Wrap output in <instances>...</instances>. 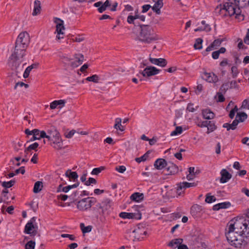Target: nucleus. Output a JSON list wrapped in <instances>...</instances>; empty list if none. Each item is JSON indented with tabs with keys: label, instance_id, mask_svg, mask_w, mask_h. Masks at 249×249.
I'll use <instances>...</instances> for the list:
<instances>
[{
	"label": "nucleus",
	"instance_id": "59",
	"mask_svg": "<svg viewBox=\"0 0 249 249\" xmlns=\"http://www.w3.org/2000/svg\"><path fill=\"white\" fill-rule=\"evenodd\" d=\"M70 65L71 67L73 69L74 68H76L78 67V60H71L69 65Z\"/></svg>",
	"mask_w": 249,
	"mask_h": 249
},
{
	"label": "nucleus",
	"instance_id": "19",
	"mask_svg": "<svg viewBox=\"0 0 249 249\" xmlns=\"http://www.w3.org/2000/svg\"><path fill=\"white\" fill-rule=\"evenodd\" d=\"M231 206L230 202H224L219 203L213 206V211H218L221 209H227Z\"/></svg>",
	"mask_w": 249,
	"mask_h": 249
},
{
	"label": "nucleus",
	"instance_id": "26",
	"mask_svg": "<svg viewBox=\"0 0 249 249\" xmlns=\"http://www.w3.org/2000/svg\"><path fill=\"white\" fill-rule=\"evenodd\" d=\"M183 242V239L181 238H176L175 239L172 240L168 244V246L170 247H174L176 248V247L178 248V246L180 244H182Z\"/></svg>",
	"mask_w": 249,
	"mask_h": 249
},
{
	"label": "nucleus",
	"instance_id": "21",
	"mask_svg": "<svg viewBox=\"0 0 249 249\" xmlns=\"http://www.w3.org/2000/svg\"><path fill=\"white\" fill-rule=\"evenodd\" d=\"M166 167L168 174H175L178 172V167L173 163H167Z\"/></svg>",
	"mask_w": 249,
	"mask_h": 249
},
{
	"label": "nucleus",
	"instance_id": "61",
	"mask_svg": "<svg viewBox=\"0 0 249 249\" xmlns=\"http://www.w3.org/2000/svg\"><path fill=\"white\" fill-rule=\"evenodd\" d=\"M25 172V170L24 166H21L19 168L16 169L15 171L16 174H18L20 173L21 174L23 175L24 174Z\"/></svg>",
	"mask_w": 249,
	"mask_h": 249
},
{
	"label": "nucleus",
	"instance_id": "53",
	"mask_svg": "<svg viewBox=\"0 0 249 249\" xmlns=\"http://www.w3.org/2000/svg\"><path fill=\"white\" fill-rule=\"evenodd\" d=\"M201 210V206L197 204H196L193 205L191 208V213H195L194 211H196V213L197 212H200Z\"/></svg>",
	"mask_w": 249,
	"mask_h": 249
},
{
	"label": "nucleus",
	"instance_id": "7",
	"mask_svg": "<svg viewBox=\"0 0 249 249\" xmlns=\"http://www.w3.org/2000/svg\"><path fill=\"white\" fill-rule=\"evenodd\" d=\"M96 202L94 197H87L79 200V210L85 211L90 208Z\"/></svg>",
	"mask_w": 249,
	"mask_h": 249
},
{
	"label": "nucleus",
	"instance_id": "38",
	"mask_svg": "<svg viewBox=\"0 0 249 249\" xmlns=\"http://www.w3.org/2000/svg\"><path fill=\"white\" fill-rule=\"evenodd\" d=\"M38 143L36 142L30 145L27 148H25L24 153L26 154H28V153L32 150L37 151L36 148L38 147Z\"/></svg>",
	"mask_w": 249,
	"mask_h": 249
},
{
	"label": "nucleus",
	"instance_id": "27",
	"mask_svg": "<svg viewBox=\"0 0 249 249\" xmlns=\"http://www.w3.org/2000/svg\"><path fill=\"white\" fill-rule=\"evenodd\" d=\"M240 233L244 235L245 238L249 241V223L245 224L244 225V228L242 231H240Z\"/></svg>",
	"mask_w": 249,
	"mask_h": 249
},
{
	"label": "nucleus",
	"instance_id": "13",
	"mask_svg": "<svg viewBox=\"0 0 249 249\" xmlns=\"http://www.w3.org/2000/svg\"><path fill=\"white\" fill-rule=\"evenodd\" d=\"M202 78L210 83H215L218 80L217 76L213 73L204 72L202 75Z\"/></svg>",
	"mask_w": 249,
	"mask_h": 249
},
{
	"label": "nucleus",
	"instance_id": "52",
	"mask_svg": "<svg viewBox=\"0 0 249 249\" xmlns=\"http://www.w3.org/2000/svg\"><path fill=\"white\" fill-rule=\"evenodd\" d=\"M232 77L236 78L239 73L237 68L236 66H232L231 68Z\"/></svg>",
	"mask_w": 249,
	"mask_h": 249
},
{
	"label": "nucleus",
	"instance_id": "48",
	"mask_svg": "<svg viewBox=\"0 0 249 249\" xmlns=\"http://www.w3.org/2000/svg\"><path fill=\"white\" fill-rule=\"evenodd\" d=\"M182 132V128L181 126H177L176 127V129L175 130L173 131L171 133V136H175L178 134H180Z\"/></svg>",
	"mask_w": 249,
	"mask_h": 249
},
{
	"label": "nucleus",
	"instance_id": "45",
	"mask_svg": "<svg viewBox=\"0 0 249 249\" xmlns=\"http://www.w3.org/2000/svg\"><path fill=\"white\" fill-rule=\"evenodd\" d=\"M77 186H78V183H75L72 185H68L67 186L63 187L62 189V191L64 192L65 193H67L71 189L76 188Z\"/></svg>",
	"mask_w": 249,
	"mask_h": 249
},
{
	"label": "nucleus",
	"instance_id": "31",
	"mask_svg": "<svg viewBox=\"0 0 249 249\" xmlns=\"http://www.w3.org/2000/svg\"><path fill=\"white\" fill-rule=\"evenodd\" d=\"M140 225L138 226V227L133 231V233L136 234L135 235V238L137 239L138 240H140L141 239H142L143 237H142V231L141 228L140 227ZM142 227V225H141Z\"/></svg>",
	"mask_w": 249,
	"mask_h": 249
},
{
	"label": "nucleus",
	"instance_id": "30",
	"mask_svg": "<svg viewBox=\"0 0 249 249\" xmlns=\"http://www.w3.org/2000/svg\"><path fill=\"white\" fill-rule=\"evenodd\" d=\"M111 5V3L110 0H106L104 3H103V5L100 8H98V11L100 13H102L105 11L107 8Z\"/></svg>",
	"mask_w": 249,
	"mask_h": 249
},
{
	"label": "nucleus",
	"instance_id": "40",
	"mask_svg": "<svg viewBox=\"0 0 249 249\" xmlns=\"http://www.w3.org/2000/svg\"><path fill=\"white\" fill-rule=\"evenodd\" d=\"M16 181L15 180H11L9 181L6 182V181H3L1 182L0 181V183H1L2 186L6 188H10L12 186H13L14 184L15 183Z\"/></svg>",
	"mask_w": 249,
	"mask_h": 249
},
{
	"label": "nucleus",
	"instance_id": "15",
	"mask_svg": "<svg viewBox=\"0 0 249 249\" xmlns=\"http://www.w3.org/2000/svg\"><path fill=\"white\" fill-rule=\"evenodd\" d=\"M149 61L151 63L161 67H164L167 64L166 60L162 58H154L150 57Z\"/></svg>",
	"mask_w": 249,
	"mask_h": 249
},
{
	"label": "nucleus",
	"instance_id": "20",
	"mask_svg": "<svg viewBox=\"0 0 249 249\" xmlns=\"http://www.w3.org/2000/svg\"><path fill=\"white\" fill-rule=\"evenodd\" d=\"M202 114L204 119L210 120L214 117V114L209 108L203 109Z\"/></svg>",
	"mask_w": 249,
	"mask_h": 249
},
{
	"label": "nucleus",
	"instance_id": "18",
	"mask_svg": "<svg viewBox=\"0 0 249 249\" xmlns=\"http://www.w3.org/2000/svg\"><path fill=\"white\" fill-rule=\"evenodd\" d=\"M54 22L56 23V31L55 32L64 31L65 28L64 25V21L62 19L58 18H54Z\"/></svg>",
	"mask_w": 249,
	"mask_h": 249
},
{
	"label": "nucleus",
	"instance_id": "43",
	"mask_svg": "<svg viewBox=\"0 0 249 249\" xmlns=\"http://www.w3.org/2000/svg\"><path fill=\"white\" fill-rule=\"evenodd\" d=\"M229 89H230L229 82L225 83L221 86L220 91L224 94Z\"/></svg>",
	"mask_w": 249,
	"mask_h": 249
},
{
	"label": "nucleus",
	"instance_id": "63",
	"mask_svg": "<svg viewBox=\"0 0 249 249\" xmlns=\"http://www.w3.org/2000/svg\"><path fill=\"white\" fill-rule=\"evenodd\" d=\"M116 170L121 173H123L126 170V168L124 166H119L116 167Z\"/></svg>",
	"mask_w": 249,
	"mask_h": 249
},
{
	"label": "nucleus",
	"instance_id": "46",
	"mask_svg": "<svg viewBox=\"0 0 249 249\" xmlns=\"http://www.w3.org/2000/svg\"><path fill=\"white\" fill-rule=\"evenodd\" d=\"M208 127L207 133H209L210 132H213L216 129V126L215 124L212 121L209 124V125L207 126Z\"/></svg>",
	"mask_w": 249,
	"mask_h": 249
},
{
	"label": "nucleus",
	"instance_id": "49",
	"mask_svg": "<svg viewBox=\"0 0 249 249\" xmlns=\"http://www.w3.org/2000/svg\"><path fill=\"white\" fill-rule=\"evenodd\" d=\"M105 167L104 166H101L98 168H95L92 170L91 172V174L97 175L100 173H101V171H103Z\"/></svg>",
	"mask_w": 249,
	"mask_h": 249
},
{
	"label": "nucleus",
	"instance_id": "25",
	"mask_svg": "<svg viewBox=\"0 0 249 249\" xmlns=\"http://www.w3.org/2000/svg\"><path fill=\"white\" fill-rule=\"evenodd\" d=\"M41 3L39 0H36L34 2V8L32 13L33 16H35L40 13L41 10Z\"/></svg>",
	"mask_w": 249,
	"mask_h": 249
},
{
	"label": "nucleus",
	"instance_id": "1",
	"mask_svg": "<svg viewBox=\"0 0 249 249\" xmlns=\"http://www.w3.org/2000/svg\"><path fill=\"white\" fill-rule=\"evenodd\" d=\"M140 27L141 31L138 39L140 41L149 44L158 39L157 35L154 33L150 26L142 24L140 25Z\"/></svg>",
	"mask_w": 249,
	"mask_h": 249
},
{
	"label": "nucleus",
	"instance_id": "35",
	"mask_svg": "<svg viewBox=\"0 0 249 249\" xmlns=\"http://www.w3.org/2000/svg\"><path fill=\"white\" fill-rule=\"evenodd\" d=\"M203 39L201 38H197L195 40L194 47L196 50H201L202 49Z\"/></svg>",
	"mask_w": 249,
	"mask_h": 249
},
{
	"label": "nucleus",
	"instance_id": "47",
	"mask_svg": "<svg viewBox=\"0 0 249 249\" xmlns=\"http://www.w3.org/2000/svg\"><path fill=\"white\" fill-rule=\"evenodd\" d=\"M198 108V106H196L195 108L194 107V104L193 103H189L187 105V107L186 108V110L189 112H195L197 108Z\"/></svg>",
	"mask_w": 249,
	"mask_h": 249
},
{
	"label": "nucleus",
	"instance_id": "56",
	"mask_svg": "<svg viewBox=\"0 0 249 249\" xmlns=\"http://www.w3.org/2000/svg\"><path fill=\"white\" fill-rule=\"evenodd\" d=\"M75 132L76 131L75 130L72 129L68 132H65V136L67 138H71L73 136Z\"/></svg>",
	"mask_w": 249,
	"mask_h": 249
},
{
	"label": "nucleus",
	"instance_id": "28",
	"mask_svg": "<svg viewBox=\"0 0 249 249\" xmlns=\"http://www.w3.org/2000/svg\"><path fill=\"white\" fill-rule=\"evenodd\" d=\"M65 101L64 100H55L52 102L50 104V108L52 109H55L58 106H64Z\"/></svg>",
	"mask_w": 249,
	"mask_h": 249
},
{
	"label": "nucleus",
	"instance_id": "14",
	"mask_svg": "<svg viewBox=\"0 0 249 249\" xmlns=\"http://www.w3.org/2000/svg\"><path fill=\"white\" fill-rule=\"evenodd\" d=\"M45 138H47L49 141H50V144L55 149L57 150L60 149L63 147V143L62 142H56L55 140L53 139V138L51 137L50 134H48L46 135V137H45Z\"/></svg>",
	"mask_w": 249,
	"mask_h": 249
},
{
	"label": "nucleus",
	"instance_id": "10",
	"mask_svg": "<svg viewBox=\"0 0 249 249\" xmlns=\"http://www.w3.org/2000/svg\"><path fill=\"white\" fill-rule=\"evenodd\" d=\"M160 71V70L157 69L155 67L147 66L143 71H140L139 73L142 75L143 77H148L158 74Z\"/></svg>",
	"mask_w": 249,
	"mask_h": 249
},
{
	"label": "nucleus",
	"instance_id": "8",
	"mask_svg": "<svg viewBox=\"0 0 249 249\" xmlns=\"http://www.w3.org/2000/svg\"><path fill=\"white\" fill-rule=\"evenodd\" d=\"M228 229H226L225 235L227 240H231V238L235 239V234L240 232V231H236L234 221L231 220L227 225Z\"/></svg>",
	"mask_w": 249,
	"mask_h": 249
},
{
	"label": "nucleus",
	"instance_id": "6",
	"mask_svg": "<svg viewBox=\"0 0 249 249\" xmlns=\"http://www.w3.org/2000/svg\"><path fill=\"white\" fill-rule=\"evenodd\" d=\"M36 217H32L26 224L24 228V232L30 234L32 238L37 234L40 236V234L38 233V226L36 223Z\"/></svg>",
	"mask_w": 249,
	"mask_h": 249
},
{
	"label": "nucleus",
	"instance_id": "55",
	"mask_svg": "<svg viewBox=\"0 0 249 249\" xmlns=\"http://www.w3.org/2000/svg\"><path fill=\"white\" fill-rule=\"evenodd\" d=\"M127 21L128 23L133 24L134 25V26H136L135 20L134 17H133V16L129 15L127 17Z\"/></svg>",
	"mask_w": 249,
	"mask_h": 249
},
{
	"label": "nucleus",
	"instance_id": "3",
	"mask_svg": "<svg viewBox=\"0 0 249 249\" xmlns=\"http://www.w3.org/2000/svg\"><path fill=\"white\" fill-rule=\"evenodd\" d=\"M25 53H22L16 50L11 54L8 59V65L12 70L15 71L16 74L19 72L18 69L21 63L23 62V57Z\"/></svg>",
	"mask_w": 249,
	"mask_h": 249
},
{
	"label": "nucleus",
	"instance_id": "50",
	"mask_svg": "<svg viewBox=\"0 0 249 249\" xmlns=\"http://www.w3.org/2000/svg\"><path fill=\"white\" fill-rule=\"evenodd\" d=\"M55 33H57V35L56 36V39L57 41H60L61 39H63L64 38V32L63 31L55 32Z\"/></svg>",
	"mask_w": 249,
	"mask_h": 249
},
{
	"label": "nucleus",
	"instance_id": "5",
	"mask_svg": "<svg viewBox=\"0 0 249 249\" xmlns=\"http://www.w3.org/2000/svg\"><path fill=\"white\" fill-rule=\"evenodd\" d=\"M235 236L236 237H234L235 239L231 238V240H227L230 244L236 248H245L249 240H247L244 235L240 233L235 234Z\"/></svg>",
	"mask_w": 249,
	"mask_h": 249
},
{
	"label": "nucleus",
	"instance_id": "11",
	"mask_svg": "<svg viewBox=\"0 0 249 249\" xmlns=\"http://www.w3.org/2000/svg\"><path fill=\"white\" fill-rule=\"evenodd\" d=\"M119 216L124 219H140L142 217V214L140 213H126V212H121L119 214Z\"/></svg>",
	"mask_w": 249,
	"mask_h": 249
},
{
	"label": "nucleus",
	"instance_id": "58",
	"mask_svg": "<svg viewBox=\"0 0 249 249\" xmlns=\"http://www.w3.org/2000/svg\"><path fill=\"white\" fill-rule=\"evenodd\" d=\"M242 107L243 108H248L249 109V99H245L242 104Z\"/></svg>",
	"mask_w": 249,
	"mask_h": 249
},
{
	"label": "nucleus",
	"instance_id": "64",
	"mask_svg": "<svg viewBox=\"0 0 249 249\" xmlns=\"http://www.w3.org/2000/svg\"><path fill=\"white\" fill-rule=\"evenodd\" d=\"M31 70H31V69H30V68H29V67H28L26 69V70H25V71H24V73H23V77H24V78H28V77H29V75L30 72V71H31Z\"/></svg>",
	"mask_w": 249,
	"mask_h": 249
},
{
	"label": "nucleus",
	"instance_id": "39",
	"mask_svg": "<svg viewBox=\"0 0 249 249\" xmlns=\"http://www.w3.org/2000/svg\"><path fill=\"white\" fill-rule=\"evenodd\" d=\"M100 79L98 75L96 74L92 75L91 76L88 77L85 79V80L90 81V82H93L95 83H97L99 82V80Z\"/></svg>",
	"mask_w": 249,
	"mask_h": 249
},
{
	"label": "nucleus",
	"instance_id": "51",
	"mask_svg": "<svg viewBox=\"0 0 249 249\" xmlns=\"http://www.w3.org/2000/svg\"><path fill=\"white\" fill-rule=\"evenodd\" d=\"M223 41V39H215L212 44L213 45L214 47L216 49L218 47L220 46Z\"/></svg>",
	"mask_w": 249,
	"mask_h": 249
},
{
	"label": "nucleus",
	"instance_id": "16",
	"mask_svg": "<svg viewBox=\"0 0 249 249\" xmlns=\"http://www.w3.org/2000/svg\"><path fill=\"white\" fill-rule=\"evenodd\" d=\"M221 177L220 181L222 183H225L229 181L231 178V175L225 169H222L220 172Z\"/></svg>",
	"mask_w": 249,
	"mask_h": 249
},
{
	"label": "nucleus",
	"instance_id": "22",
	"mask_svg": "<svg viewBox=\"0 0 249 249\" xmlns=\"http://www.w3.org/2000/svg\"><path fill=\"white\" fill-rule=\"evenodd\" d=\"M163 6L162 0H158L152 7V10L157 14L160 13V8Z\"/></svg>",
	"mask_w": 249,
	"mask_h": 249
},
{
	"label": "nucleus",
	"instance_id": "32",
	"mask_svg": "<svg viewBox=\"0 0 249 249\" xmlns=\"http://www.w3.org/2000/svg\"><path fill=\"white\" fill-rule=\"evenodd\" d=\"M43 187V183L41 181H37L34 185L33 192L34 193H38L41 191Z\"/></svg>",
	"mask_w": 249,
	"mask_h": 249
},
{
	"label": "nucleus",
	"instance_id": "23",
	"mask_svg": "<svg viewBox=\"0 0 249 249\" xmlns=\"http://www.w3.org/2000/svg\"><path fill=\"white\" fill-rule=\"evenodd\" d=\"M111 204L112 201L110 199L108 198H106L102 202L101 204H99V208L107 210L111 207Z\"/></svg>",
	"mask_w": 249,
	"mask_h": 249
},
{
	"label": "nucleus",
	"instance_id": "37",
	"mask_svg": "<svg viewBox=\"0 0 249 249\" xmlns=\"http://www.w3.org/2000/svg\"><path fill=\"white\" fill-rule=\"evenodd\" d=\"M80 227L82 232L84 234L89 232L92 228V227L90 225L85 227L84 224L83 223H80Z\"/></svg>",
	"mask_w": 249,
	"mask_h": 249
},
{
	"label": "nucleus",
	"instance_id": "4",
	"mask_svg": "<svg viewBox=\"0 0 249 249\" xmlns=\"http://www.w3.org/2000/svg\"><path fill=\"white\" fill-rule=\"evenodd\" d=\"M30 43V36L27 32H24L20 33L16 40L15 50L23 53Z\"/></svg>",
	"mask_w": 249,
	"mask_h": 249
},
{
	"label": "nucleus",
	"instance_id": "24",
	"mask_svg": "<svg viewBox=\"0 0 249 249\" xmlns=\"http://www.w3.org/2000/svg\"><path fill=\"white\" fill-rule=\"evenodd\" d=\"M144 196L142 193H135L130 196V199L136 202H140L143 199Z\"/></svg>",
	"mask_w": 249,
	"mask_h": 249
},
{
	"label": "nucleus",
	"instance_id": "54",
	"mask_svg": "<svg viewBox=\"0 0 249 249\" xmlns=\"http://www.w3.org/2000/svg\"><path fill=\"white\" fill-rule=\"evenodd\" d=\"M61 61L66 65H69L70 62L73 60V59L69 58L66 56L61 57Z\"/></svg>",
	"mask_w": 249,
	"mask_h": 249
},
{
	"label": "nucleus",
	"instance_id": "62",
	"mask_svg": "<svg viewBox=\"0 0 249 249\" xmlns=\"http://www.w3.org/2000/svg\"><path fill=\"white\" fill-rule=\"evenodd\" d=\"M210 123V121H203L201 122L200 124H197V126L200 127H207L208 125H209V124Z\"/></svg>",
	"mask_w": 249,
	"mask_h": 249
},
{
	"label": "nucleus",
	"instance_id": "17",
	"mask_svg": "<svg viewBox=\"0 0 249 249\" xmlns=\"http://www.w3.org/2000/svg\"><path fill=\"white\" fill-rule=\"evenodd\" d=\"M167 165L166 161L163 159H158L154 162V166L158 170H161Z\"/></svg>",
	"mask_w": 249,
	"mask_h": 249
},
{
	"label": "nucleus",
	"instance_id": "44",
	"mask_svg": "<svg viewBox=\"0 0 249 249\" xmlns=\"http://www.w3.org/2000/svg\"><path fill=\"white\" fill-rule=\"evenodd\" d=\"M36 243L33 240H30L25 245V249H34Z\"/></svg>",
	"mask_w": 249,
	"mask_h": 249
},
{
	"label": "nucleus",
	"instance_id": "12",
	"mask_svg": "<svg viewBox=\"0 0 249 249\" xmlns=\"http://www.w3.org/2000/svg\"><path fill=\"white\" fill-rule=\"evenodd\" d=\"M47 133L50 134L53 139L55 140L57 142H62L60 133L55 127H51V128L48 130Z\"/></svg>",
	"mask_w": 249,
	"mask_h": 249
},
{
	"label": "nucleus",
	"instance_id": "60",
	"mask_svg": "<svg viewBox=\"0 0 249 249\" xmlns=\"http://www.w3.org/2000/svg\"><path fill=\"white\" fill-rule=\"evenodd\" d=\"M239 123V121H238L237 119L236 118L234 120H233L232 124H230L231 127V129L235 130Z\"/></svg>",
	"mask_w": 249,
	"mask_h": 249
},
{
	"label": "nucleus",
	"instance_id": "36",
	"mask_svg": "<svg viewBox=\"0 0 249 249\" xmlns=\"http://www.w3.org/2000/svg\"><path fill=\"white\" fill-rule=\"evenodd\" d=\"M150 153V151L149 150L141 157L136 158L135 160L138 163H140L142 161H144L148 159Z\"/></svg>",
	"mask_w": 249,
	"mask_h": 249
},
{
	"label": "nucleus",
	"instance_id": "57",
	"mask_svg": "<svg viewBox=\"0 0 249 249\" xmlns=\"http://www.w3.org/2000/svg\"><path fill=\"white\" fill-rule=\"evenodd\" d=\"M96 183L97 181L95 179L92 178H89V180L85 182V185L89 186L91 183L96 184Z\"/></svg>",
	"mask_w": 249,
	"mask_h": 249
},
{
	"label": "nucleus",
	"instance_id": "29",
	"mask_svg": "<svg viewBox=\"0 0 249 249\" xmlns=\"http://www.w3.org/2000/svg\"><path fill=\"white\" fill-rule=\"evenodd\" d=\"M65 175L67 177L69 178L70 180H75L78 178V175L76 172H72L71 170H68Z\"/></svg>",
	"mask_w": 249,
	"mask_h": 249
},
{
	"label": "nucleus",
	"instance_id": "41",
	"mask_svg": "<svg viewBox=\"0 0 249 249\" xmlns=\"http://www.w3.org/2000/svg\"><path fill=\"white\" fill-rule=\"evenodd\" d=\"M34 130H36V131L32 134V135H33V137L27 142L34 141L36 140H40V138H39L40 130L38 129H34Z\"/></svg>",
	"mask_w": 249,
	"mask_h": 249
},
{
	"label": "nucleus",
	"instance_id": "2",
	"mask_svg": "<svg viewBox=\"0 0 249 249\" xmlns=\"http://www.w3.org/2000/svg\"><path fill=\"white\" fill-rule=\"evenodd\" d=\"M243 3H233L229 0L225 2L223 4V9L228 13L229 16L231 17L235 15V18L239 21H242L244 19V15L242 14L241 8Z\"/></svg>",
	"mask_w": 249,
	"mask_h": 249
},
{
	"label": "nucleus",
	"instance_id": "33",
	"mask_svg": "<svg viewBox=\"0 0 249 249\" xmlns=\"http://www.w3.org/2000/svg\"><path fill=\"white\" fill-rule=\"evenodd\" d=\"M236 231H242V227H244V225L246 224V222H243V219H240L239 220H236L234 221Z\"/></svg>",
	"mask_w": 249,
	"mask_h": 249
},
{
	"label": "nucleus",
	"instance_id": "42",
	"mask_svg": "<svg viewBox=\"0 0 249 249\" xmlns=\"http://www.w3.org/2000/svg\"><path fill=\"white\" fill-rule=\"evenodd\" d=\"M216 198L213 196H211L210 194L208 193L206 196L205 202L208 203H211L216 201Z\"/></svg>",
	"mask_w": 249,
	"mask_h": 249
},
{
	"label": "nucleus",
	"instance_id": "9",
	"mask_svg": "<svg viewBox=\"0 0 249 249\" xmlns=\"http://www.w3.org/2000/svg\"><path fill=\"white\" fill-rule=\"evenodd\" d=\"M197 183L195 182L190 183L186 181L180 182L177 184L176 192L178 196H181L184 194L186 189L192 187H195Z\"/></svg>",
	"mask_w": 249,
	"mask_h": 249
},
{
	"label": "nucleus",
	"instance_id": "34",
	"mask_svg": "<svg viewBox=\"0 0 249 249\" xmlns=\"http://www.w3.org/2000/svg\"><path fill=\"white\" fill-rule=\"evenodd\" d=\"M248 117L247 114L244 112H238L237 113L236 118L239 121V122H243Z\"/></svg>",
	"mask_w": 249,
	"mask_h": 249
}]
</instances>
